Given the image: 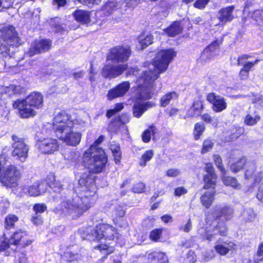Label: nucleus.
Listing matches in <instances>:
<instances>
[{"instance_id":"obj_12","label":"nucleus","mask_w":263,"mask_h":263,"mask_svg":"<svg viewBox=\"0 0 263 263\" xmlns=\"http://www.w3.org/2000/svg\"><path fill=\"white\" fill-rule=\"evenodd\" d=\"M11 138L13 141L11 145L13 148L11 155L17 160L24 162L28 156L29 146L25 143L23 138L15 135H12Z\"/></svg>"},{"instance_id":"obj_5","label":"nucleus","mask_w":263,"mask_h":263,"mask_svg":"<svg viewBox=\"0 0 263 263\" xmlns=\"http://www.w3.org/2000/svg\"><path fill=\"white\" fill-rule=\"evenodd\" d=\"M97 178V176H93L92 173L88 171L81 175L78 183L81 197L85 203H89L92 206L95 204L97 199V187L96 182Z\"/></svg>"},{"instance_id":"obj_63","label":"nucleus","mask_w":263,"mask_h":263,"mask_svg":"<svg viewBox=\"0 0 263 263\" xmlns=\"http://www.w3.org/2000/svg\"><path fill=\"white\" fill-rule=\"evenodd\" d=\"M256 256L257 257H261V258L258 259V261H263V241L261 242L258 246L257 252Z\"/></svg>"},{"instance_id":"obj_10","label":"nucleus","mask_w":263,"mask_h":263,"mask_svg":"<svg viewBox=\"0 0 263 263\" xmlns=\"http://www.w3.org/2000/svg\"><path fill=\"white\" fill-rule=\"evenodd\" d=\"M21 38L15 27L12 25H4L0 27V43L10 52V47H17L21 45Z\"/></svg>"},{"instance_id":"obj_17","label":"nucleus","mask_w":263,"mask_h":263,"mask_svg":"<svg viewBox=\"0 0 263 263\" xmlns=\"http://www.w3.org/2000/svg\"><path fill=\"white\" fill-rule=\"evenodd\" d=\"M128 68V64L106 65L102 69V74L105 78H117L122 74Z\"/></svg>"},{"instance_id":"obj_11","label":"nucleus","mask_w":263,"mask_h":263,"mask_svg":"<svg viewBox=\"0 0 263 263\" xmlns=\"http://www.w3.org/2000/svg\"><path fill=\"white\" fill-rule=\"evenodd\" d=\"M81 202L74 203L70 199L64 200L60 204V210L64 215H71L75 219L81 216L92 206L85 203L83 199L80 198Z\"/></svg>"},{"instance_id":"obj_43","label":"nucleus","mask_w":263,"mask_h":263,"mask_svg":"<svg viewBox=\"0 0 263 263\" xmlns=\"http://www.w3.org/2000/svg\"><path fill=\"white\" fill-rule=\"evenodd\" d=\"M133 116L137 118H140L146 111L142 103H135L132 107Z\"/></svg>"},{"instance_id":"obj_3","label":"nucleus","mask_w":263,"mask_h":263,"mask_svg":"<svg viewBox=\"0 0 263 263\" xmlns=\"http://www.w3.org/2000/svg\"><path fill=\"white\" fill-rule=\"evenodd\" d=\"M44 105V97L39 91L30 92L25 98L14 101L12 107L17 110L19 116L23 119L33 117L36 115V110L41 109Z\"/></svg>"},{"instance_id":"obj_60","label":"nucleus","mask_w":263,"mask_h":263,"mask_svg":"<svg viewBox=\"0 0 263 263\" xmlns=\"http://www.w3.org/2000/svg\"><path fill=\"white\" fill-rule=\"evenodd\" d=\"M186 259L188 263H195L196 261V256L195 252L189 250L186 256Z\"/></svg>"},{"instance_id":"obj_27","label":"nucleus","mask_w":263,"mask_h":263,"mask_svg":"<svg viewBox=\"0 0 263 263\" xmlns=\"http://www.w3.org/2000/svg\"><path fill=\"white\" fill-rule=\"evenodd\" d=\"M249 161L246 156H242L231 163L230 169L233 173H237L243 170L247 166Z\"/></svg>"},{"instance_id":"obj_14","label":"nucleus","mask_w":263,"mask_h":263,"mask_svg":"<svg viewBox=\"0 0 263 263\" xmlns=\"http://www.w3.org/2000/svg\"><path fill=\"white\" fill-rule=\"evenodd\" d=\"M36 146L42 154L50 155L59 150L60 145L56 139L43 137L37 140Z\"/></svg>"},{"instance_id":"obj_16","label":"nucleus","mask_w":263,"mask_h":263,"mask_svg":"<svg viewBox=\"0 0 263 263\" xmlns=\"http://www.w3.org/2000/svg\"><path fill=\"white\" fill-rule=\"evenodd\" d=\"M207 101L211 104V108L215 112H222L227 108L225 98L217 95L215 92H210L206 96Z\"/></svg>"},{"instance_id":"obj_39","label":"nucleus","mask_w":263,"mask_h":263,"mask_svg":"<svg viewBox=\"0 0 263 263\" xmlns=\"http://www.w3.org/2000/svg\"><path fill=\"white\" fill-rule=\"evenodd\" d=\"M163 228H155L149 234V239L153 242L161 241L162 238Z\"/></svg>"},{"instance_id":"obj_61","label":"nucleus","mask_w":263,"mask_h":263,"mask_svg":"<svg viewBox=\"0 0 263 263\" xmlns=\"http://www.w3.org/2000/svg\"><path fill=\"white\" fill-rule=\"evenodd\" d=\"M126 71L125 76L126 77H128L130 76H136L138 74L140 69L137 66H135L128 67Z\"/></svg>"},{"instance_id":"obj_9","label":"nucleus","mask_w":263,"mask_h":263,"mask_svg":"<svg viewBox=\"0 0 263 263\" xmlns=\"http://www.w3.org/2000/svg\"><path fill=\"white\" fill-rule=\"evenodd\" d=\"M22 171L14 164H10L4 168L0 175L1 186L6 190L17 189L22 178Z\"/></svg>"},{"instance_id":"obj_19","label":"nucleus","mask_w":263,"mask_h":263,"mask_svg":"<svg viewBox=\"0 0 263 263\" xmlns=\"http://www.w3.org/2000/svg\"><path fill=\"white\" fill-rule=\"evenodd\" d=\"M130 87L129 81L122 82L108 90L107 95L108 100L111 101L115 98L123 97L129 90Z\"/></svg>"},{"instance_id":"obj_33","label":"nucleus","mask_w":263,"mask_h":263,"mask_svg":"<svg viewBox=\"0 0 263 263\" xmlns=\"http://www.w3.org/2000/svg\"><path fill=\"white\" fill-rule=\"evenodd\" d=\"M225 243L228 246V247L221 244L216 245L214 246L215 251L220 255L224 256L229 253L230 250L236 249V245L234 242L229 241V242H225Z\"/></svg>"},{"instance_id":"obj_22","label":"nucleus","mask_w":263,"mask_h":263,"mask_svg":"<svg viewBox=\"0 0 263 263\" xmlns=\"http://www.w3.org/2000/svg\"><path fill=\"white\" fill-rule=\"evenodd\" d=\"M234 5L228 6L220 8L218 12L217 18L219 23L222 25L231 22L234 18L233 12Z\"/></svg>"},{"instance_id":"obj_48","label":"nucleus","mask_w":263,"mask_h":263,"mask_svg":"<svg viewBox=\"0 0 263 263\" xmlns=\"http://www.w3.org/2000/svg\"><path fill=\"white\" fill-rule=\"evenodd\" d=\"M214 146V143L211 138H206L203 141L201 154L203 155L211 151Z\"/></svg>"},{"instance_id":"obj_40","label":"nucleus","mask_w":263,"mask_h":263,"mask_svg":"<svg viewBox=\"0 0 263 263\" xmlns=\"http://www.w3.org/2000/svg\"><path fill=\"white\" fill-rule=\"evenodd\" d=\"M251 17L259 29H263V10L260 9L254 10Z\"/></svg>"},{"instance_id":"obj_29","label":"nucleus","mask_w":263,"mask_h":263,"mask_svg":"<svg viewBox=\"0 0 263 263\" xmlns=\"http://www.w3.org/2000/svg\"><path fill=\"white\" fill-rule=\"evenodd\" d=\"M245 168L246 169L244 172V176L246 179L248 180L254 177V182L255 183L259 182L261 181L262 179V176H255L257 170V166L255 163L252 162L249 164L247 167Z\"/></svg>"},{"instance_id":"obj_51","label":"nucleus","mask_w":263,"mask_h":263,"mask_svg":"<svg viewBox=\"0 0 263 263\" xmlns=\"http://www.w3.org/2000/svg\"><path fill=\"white\" fill-rule=\"evenodd\" d=\"M260 120V116L256 115L253 117L251 115L247 114L244 118V123L248 126H253L257 123Z\"/></svg>"},{"instance_id":"obj_18","label":"nucleus","mask_w":263,"mask_h":263,"mask_svg":"<svg viewBox=\"0 0 263 263\" xmlns=\"http://www.w3.org/2000/svg\"><path fill=\"white\" fill-rule=\"evenodd\" d=\"M44 182L51 189L50 192L54 194V198L61 195V193L64 191L63 185L61 181L56 179L54 174L50 173L47 175Z\"/></svg>"},{"instance_id":"obj_45","label":"nucleus","mask_w":263,"mask_h":263,"mask_svg":"<svg viewBox=\"0 0 263 263\" xmlns=\"http://www.w3.org/2000/svg\"><path fill=\"white\" fill-rule=\"evenodd\" d=\"M154 37L151 34L145 35L144 33L139 36V43L142 47L145 48L153 43Z\"/></svg>"},{"instance_id":"obj_46","label":"nucleus","mask_w":263,"mask_h":263,"mask_svg":"<svg viewBox=\"0 0 263 263\" xmlns=\"http://www.w3.org/2000/svg\"><path fill=\"white\" fill-rule=\"evenodd\" d=\"M252 67L246 62L239 72V77L241 80H247L249 78L250 71Z\"/></svg>"},{"instance_id":"obj_62","label":"nucleus","mask_w":263,"mask_h":263,"mask_svg":"<svg viewBox=\"0 0 263 263\" xmlns=\"http://www.w3.org/2000/svg\"><path fill=\"white\" fill-rule=\"evenodd\" d=\"M80 4L89 6L99 5L101 2L102 0H77Z\"/></svg>"},{"instance_id":"obj_8","label":"nucleus","mask_w":263,"mask_h":263,"mask_svg":"<svg viewBox=\"0 0 263 263\" xmlns=\"http://www.w3.org/2000/svg\"><path fill=\"white\" fill-rule=\"evenodd\" d=\"M120 236L118 229L111 224L103 222L97 223L86 235L88 239L97 241L104 238L106 241L117 242Z\"/></svg>"},{"instance_id":"obj_7","label":"nucleus","mask_w":263,"mask_h":263,"mask_svg":"<svg viewBox=\"0 0 263 263\" xmlns=\"http://www.w3.org/2000/svg\"><path fill=\"white\" fill-rule=\"evenodd\" d=\"M98 152H84L83 163L92 174L104 171L108 162V157L102 148H97Z\"/></svg>"},{"instance_id":"obj_23","label":"nucleus","mask_w":263,"mask_h":263,"mask_svg":"<svg viewBox=\"0 0 263 263\" xmlns=\"http://www.w3.org/2000/svg\"><path fill=\"white\" fill-rule=\"evenodd\" d=\"M204 108V102L201 99L194 100L190 108L187 110L184 119H189L201 115Z\"/></svg>"},{"instance_id":"obj_56","label":"nucleus","mask_w":263,"mask_h":263,"mask_svg":"<svg viewBox=\"0 0 263 263\" xmlns=\"http://www.w3.org/2000/svg\"><path fill=\"white\" fill-rule=\"evenodd\" d=\"M31 221L36 226L41 225L43 223V218L40 214L33 215L31 218Z\"/></svg>"},{"instance_id":"obj_57","label":"nucleus","mask_w":263,"mask_h":263,"mask_svg":"<svg viewBox=\"0 0 263 263\" xmlns=\"http://www.w3.org/2000/svg\"><path fill=\"white\" fill-rule=\"evenodd\" d=\"M165 174L168 177L175 178L180 174V171L178 168H171L166 171Z\"/></svg>"},{"instance_id":"obj_21","label":"nucleus","mask_w":263,"mask_h":263,"mask_svg":"<svg viewBox=\"0 0 263 263\" xmlns=\"http://www.w3.org/2000/svg\"><path fill=\"white\" fill-rule=\"evenodd\" d=\"M52 46L51 41L47 39H42L35 41L32 46L29 49L30 55L40 54L48 51Z\"/></svg>"},{"instance_id":"obj_37","label":"nucleus","mask_w":263,"mask_h":263,"mask_svg":"<svg viewBox=\"0 0 263 263\" xmlns=\"http://www.w3.org/2000/svg\"><path fill=\"white\" fill-rule=\"evenodd\" d=\"M221 180L223 184L227 186H230L234 189H239L240 187V184L234 177L221 175Z\"/></svg>"},{"instance_id":"obj_2","label":"nucleus","mask_w":263,"mask_h":263,"mask_svg":"<svg viewBox=\"0 0 263 263\" xmlns=\"http://www.w3.org/2000/svg\"><path fill=\"white\" fill-rule=\"evenodd\" d=\"M74 120L66 110H62L53 119L52 128L57 137L67 145L76 146L81 139L82 135L73 131Z\"/></svg>"},{"instance_id":"obj_50","label":"nucleus","mask_w":263,"mask_h":263,"mask_svg":"<svg viewBox=\"0 0 263 263\" xmlns=\"http://www.w3.org/2000/svg\"><path fill=\"white\" fill-rule=\"evenodd\" d=\"M222 44V39L219 41L218 39H216L205 47L204 51L208 53L213 52L218 49Z\"/></svg>"},{"instance_id":"obj_1","label":"nucleus","mask_w":263,"mask_h":263,"mask_svg":"<svg viewBox=\"0 0 263 263\" xmlns=\"http://www.w3.org/2000/svg\"><path fill=\"white\" fill-rule=\"evenodd\" d=\"M176 52L173 48L162 49L156 54L153 62L155 70L148 69L143 71L137 78V81L138 96L140 100H148L152 98L154 92L155 81L159 77L161 73L164 72Z\"/></svg>"},{"instance_id":"obj_55","label":"nucleus","mask_w":263,"mask_h":263,"mask_svg":"<svg viewBox=\"0 0 263 263\" xmlns=\"http://www.w3.org/2000/svg\"><path fill=\"white\" fill-rule=\"evenodd\" d=\"M210 0H196L193 4L195 8L202 10L204 9Z\"/></svg>"},{"instance_id":"obj_52","label":"nucleus","mask_w":263,"mask_h":263,"mask_svg":"<svg viewBox=\"0 0 263 263\" xmlns=\"http://www.w3.org/2000/svg\"><path fill=\"white\" fill-rule=\"evenodd\" d=\"M104 139L105 137L103 135H100L99 137L94 141L93 143L90 146V147L85 152H98L97 148H101L98 146L103 142Z\"/></svg>"},{"instance_id":"obj_6","label":"nucleus","mask_w":263,"mask_h":263,"mask_svg":"<svg viewBox=\"0 0 263 263\" xmlns=\"http://www.w3.org/2000/svg\"><path fill=\"white\" fill-rule=\"evenodd\" d=\"M233 215V210L231 208L225 206L209 212L206 216L205 220L210 225L217 221V224L213 228L214 230L217 231L218 234L221 236H227L228 228L226 222L230 220Z\"/></svg>"},{"instance_id":"obj_15","label":"nucleus","mask_w":263,"mask_h":263,"mask_svg":"<svg viewBox=\"0 0 263 263\" xmlns=\"http://www.w3.org/2000/svg\"><path fill=\"white\" fill-rule=\"evenodd\" d=\"M204 171L206 172V174L203 176V185L202 189L204 190L211 189L212 191L215 190L218 175L215 171L213 164L211 162L205 163Z\"/></svg>"},{"instance_id":"obj_42","label":"nucleus","mask_w":263,"mask_h":263,"mask_svg":"<svg viewBox=\"0 0 263 263\" xmlns=\"http://www.w3.org/2000/svg\"><path fill=\"white\" fill-rule=\"evenodd\" d=\"M12 250L13 252H15V257L17 263H28V257L27 256V251L25 249L19 250Z\"/></svg>"},{"instance_id":"obj_41","label":"nucleus","mask_w":263,"mask_h":263,"mask_svg":"<svg viewBox=\"0 0 263 263\" xmlns=\"http://www.w3.org/2000/svg\"><path fill=\"white\" fill-rule=\"evenodd\" d=\"M178 96L175 91H172L166 93L160 100V106L166 107L168 105L174 97L177 98Z\"/></svg>"},{"instance_id":"obj_58","label":"nucleus","mask_w":263,"mask_h":263,"mask_svg":"<svg viewBox=\"0 0 263 263\" xmlns=\"http://www.w3.org/2000/svg\"><path fill=\"white\" fill-rule=\"evenodd\" d=\"M247 216L245 218L246 222H252L255 218L256 214L252 209H249L246 211Z\"/></svg>"},{"instance_id":"obj_31","label":"nucleus","mask_w":263,"mask_h":263,"mask_svg":"<svg viewBox=\"0 0 263 263\" xmlns=\"http://www.w3.org/2000/svg\"><path fill=\"white\" fill-rule=\"evenodd\" d=\"M113 159L116 164H120L122 157V153L120 144L116 141H113L109 146Z\"/></svg>"},{"instance_id":"obj_35","label":"nucleus","mask_w":263,"mask_h":263,"mask_svg":"<svg viewBox=\"0 0 263 263\" xmlns=\"http://www.w3.org/2000/svg\"><path fill=\"white\" fill-rule=\"evenodd\" d=\"M93 249L98 250L101 252H102L103 251L106 252L105 255L101 259H99V262L104 261V260L107 258L108 255L112 253L115 251L114 247L109 246L108 245L103 243H101L97 246H95Z\"/></svg>"},{"instance_id":"obj_64","label":"nucleus","mask_w":263,"mask_h":263,"mask_svg":"<svg viewBox=\"0 0 263 263\" xmlns=\"http://www.w3.org/2000/svg\"><path fill=\"white\" fill-rule=\"evenodd\" d=\"M201 119L203 121V122L206 123H211L213 121V118L211 117V115L209 113H204L203 114H201L200 116Z\"/></svg>"},{"instance_id":"obj_28","label":"nucleus","mask_w":263,"mask_h":263,"mask_svg":"<svg viewBox=\"0 0 263 263\" xmlns=\"http://www.w3.org/2000/svg\"><path fill=\"white\" fill-rule=\"evenodd\" d=\"M216 194V190L204 192L200 197L202 205L206 209H209L215 200V196Z\"/></svg>"},{"instance_id":"obj_32","label":"nucleus","mask_w":263,"mask_h":263,"mask_svg":"<svg viewBox=\"0 0 263 263\" xmlns=\"http://www.w3.org/2000/svg\"><path fill=\"white\" fill-rule=\"evenodd\" d=\"M44 186L43 182L36 181L30 185L28 189V193L30 196L36 197L45 192L42 187Z\"/></svg>"},{"instance_id":"obj_38","label":"nucleus","mask_w":263,"mask_h":263,"mask_svg":"<svg viewBox=\"0 0 263 263\" xmlns=\"http://www.w3.org/2000/svg\"><path fill=\"white\" fill-rule=\"evenodd\" d=\"M156 127L154 124L148 126L147 129H145L142 133V140L144 143H148L151 140L152 136H154L156 134Z\"/></svg>"},{"instance_id":"obj_44","label":"nucleus","mask_w":263,"mask_h":263,"mask_svg":"<svg viewBox=\"0 0 263 263\" xmlns=\"http://www.w3.org/2000/svg\"><path fill=\"white\" fill-rule=\"evenodd\" d=\"M154 156V152L152 149L146 151L139 159V165L141 166H145L147 162L149 161Z\"/></svg>"},{"instance_id":"obj_36","label":"nucleus","mask_w":263,"mask_h":263,"mask_svg":"<svg viewBox=\"0 0 263 263\" xmlns=\"http://www.w3.org/2000/svg\"><path fill=\"white\" fill-rule=\"evenodd\" d=\"M206 127L203 123L197 122L194 124L193 130V136L194 140L198 141L201 139L205 130Z\"/></svg>"},{"instance_id":"obj_20","label":"nucleus","mask_w":263,"mask_h":263,"mask_svg":"<svg viewBox=\"0 0 263 263\" xmlns=\"http://www.w3.org/2000/svg\"><path fill=\"white\" fill-rule=\"evenodd\" d=\"M146 263H169L165 253L159 250H149L145 253Z\"/></svg>"},{"instance_id":"obj_54","label":"nucleus","mask_w":263,"mask_h":263,"mask_svg":"<svg viewBox=\"0 0 263 263\" xmlns=\"http://www.w3.org/2000/svg\"><path fill=\"white\" fill-rule=\"evenodd\" d=\"M47 207L44 203H35L33 206V211L35 214H41L47 210Z\"/></svg>"},{"instance_id":"obj_59","label":"nucleus","mask_w":263,"mask_h":263,"mask_svg":"<svg viewBox=\"0 0 263 263\" xmlns=\"http://www.w3.org/2000/svg\"><path fill=\"white\" fill-rule=\"evenodd\" d=\"M187 193V190L184 186H179L174 189V195L176 197L186 194Z\"/></svg>"},{"instance_id":"obj_13","label":"nucleus","mask_w":263,"mask_h":263,"mask_svg":"<svg viewBox=\"0 0 263 263\" xmlns=\"http://www.w3.org/2000/svg\"><path fill=\"white\" fill-rule=\"evenodd\" d=\"M132 53V50L129 45L116 46L110 49L108 57L109 59L117 62L124 63L127 62Z\"/></svg>"},{"instance_id":"obj_4","label":"nucleus","mask_w":263,"mask_h":263,"mask_svg":"<svg viewBox=\"0 0 263 263\" xmlns=\"http://www.w3.org/2000/svg\"><path fill=\"white\" fill-rule=\"evenodd\" d=\"M9 240L0 239V252H5L6 256L10 255L11 245L19 250L31 247L34 239L29 235V232L23 229H16L10 235Z\"/></svg>"},{"instance_id":"obj_49","label":"nucleus","mask_w":263,"mask_h":263,"mask_svg":"<svg viewBox=\"0 0 263 263\" xmlns=\"http://www.w3.org/2000/svg\"><path fill=\"white\" fill-rule=\"evenodd\" d=\"M126 208L121 204H118L115 207L113 213L115 216V219L117 220L125 216Z\"/></svg>"},{"instance_id":"obj_26","label":"nucleus","mask_w":263,"mask_h":263,"mask_svg":"<svg viewBox=\"0 0 263 263\" xmlns=\"http://www.w3.org/2000/svg\"><path fill=\"white\" fill-rule=\"evenodd\" d=\"M183 27L179 21L173 22L166 28L164 29V32L168 37H175L182 33Z\"/></svg>"},{"instance_id":"obj_53","label":"nucleus","mask_w":263,"mask_h":263,"mask_svg":"<svg viewBox=\"0 0 263 263\" xmlns=\"http://www.w3.org/2000/svg\"><path fill=\"white\" fill-rule=\"evenodd\" d=\"M132 192L134 193L140 194L144 193L146 190L145 184L142 182H139L135 183L131 189Z\"/></svg>"},{"instance_id":"obj_47","label":"nucleus","mask_w":263,"mask_h":263,"mask_svg":"<svg viewBox=\"0 0 263 263\" xmlns=\"http://www.w3.org/2000/svg\"><path fill=\"white\" fill-rule=\"evenodd\" d=\"M213 160L217 168L220 171L222 175H225L227 174V170L222 163L221 157L218 155L215 154L213 155Z\"/></svg>"},{"instance_id":"obj_30","label":"nucleus","mask_w":263,"mask_h":263,"mask_svg":"<svg viewBox=\"0 0 263 263\" xmlns=\"http://www.w3.org/2000/svg\"><path fill=\"white\" fill-rule=\"evenodd\" d=\"M124 124L121 116H116L109 122L107 130L109 133L117 134L121 126Z\"/></svg>"},{"instance_id":"obj_34","label":"nucleus","mask_w":263,"mask_h":263,"mask_svg":"<svg viewBox=\"0 0 263 263\" xmlns=\"http://www.w3.org/2000/svg\"><path fill=\"white\" fill-rule=\"evenodd\" d=\"M19 220L18 217L13 214L7 215L4 220V228L6 230H10L15 227V223Z\"/></svg>"},{"instance_id":"obj_25","label":"nucleus","mask_w":263,"mask_h":263,"mask_svg":"<svg viewBox=\"0 0 263 263\" xmlns=\"http://www.w3.org/2000/svg\"><path fill=\"white\" fill-rule=\"evenodd\" d=\"M118 4L117 0H108L100 8L99 12L102 17H107L117 10Z\"/></svg>"},{"instance_id":"obj_24","label":"nucleus","mask_w":263,"mask_h":263,"mask_svg":"<svg viewBox=\"0 0 263 263\" xmlns=\"http://www.w3.org/2000/svg\"><path fill=\"white\" fill-rule=\"evenodd\" d=\"M77 22L81 25H88L91 22V12L86 10L77 9L72 14Z\"/></svg>"}]
</instances>
